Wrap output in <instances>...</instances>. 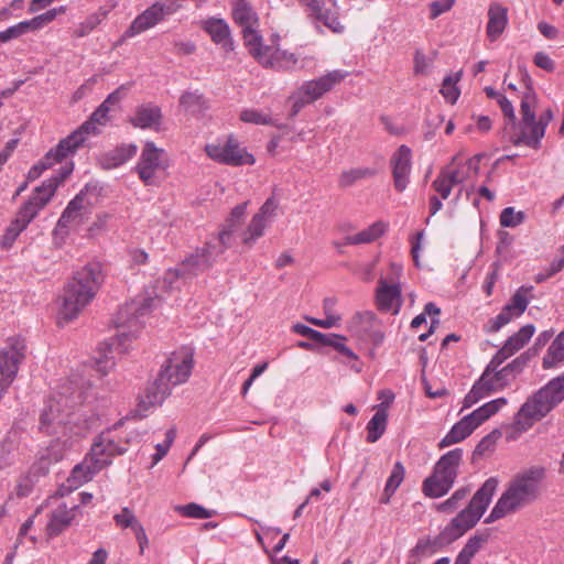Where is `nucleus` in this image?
Masks as SVG:
<instances>
[{
	"label": "nucleus",
	"instance_id": "nucleus-1",
	"mask_svg": "<svg viewBox=\"0 0 564 564\" xmlns=\"http://www.w3.org/2000/svg\"><path fill=\"white\" fill-rule=\"evenodd\" d=\"M498 480L488 478L474 494L468 505L454 517L435 538L420 539L410 550L408 564H417L435 554L443 545L451 544L473 529L485 514L497 490Z\"/></svg>",
	"mask_w": 564,
	"mask_h": 564
},
{
	"label": "nucleus",
	"instance_id": "nucleus-2",
	"mask_svg": "<svg viewBox=\"0 0 564 564\" xmlns=\"http://www.w3.org/2000/svg\"><path fill=\"white\" fill-rule=\"evenodd\" d=\"M155 299L140 296L127 302L115 315L113 323L118 329L117 335L106 343V351L96 359V370L107 375L115 366L116 355H123L129 351L132 343L139 337L143 328V317L154 306Z\"/></svg>",
	"mask_w": 564,
	"mask_h": 564
},
{
	"label": "nucleus",
	"instance_id": "nucleus-3",
	"mask_svg": "<svg viewBox=\"0 0 564 564\" xmlns=\"http://www.w3.org/2000/svg\"><path fill=\"white\" fill-rule=\"evenodd\" d=\"M544 474V468L538 466L518 473L485 519V523H492L535 501L540 496Z\"/></svg>",
	"mask_w": 564,
	"mask_h": 564
},
{
	"label": "nucleus",
	"instance_id": "nucleus-4",
	"mask_svg": "<svg viewBox=\"0 0 564 564\" xmlns=\"http://www.w3.org/2000/svg\"><path fill=\"white\" fill-rule=\"evenodd\" d=\"M102 282L98 263H88L67 284L59 310V323H68L91 302Z\"/></svg>",
	"mask_w": 564,
	"mask_h": 564
},
{
	"label": "nucleus",
	"instance_id": "nucleus-5",
	"mask_svg": "<svg viewBox=\"0 0 564 564\" xmlns=\"http://www.w3.org/2000/svg\"><path fill=\"white\" fill-rule=\"evenodd\" d=\"M102 282L98 263H88L67 284L59 310V323H68L91 302Z\"/></svg>",
	"mask_w": 564,
	"mask_h": 564
},
{
	"label": "nucleus",
	"instance_id": "nucleus-6",
	"mask_svg": "<svg viewBox=\"0 0 564 564\" xmlns=\"http://www.w3.org/2000/svg\"><path fill=\"white\" fill-rule=\"evenodd\" d=\"M564 401V372L534 392L519 409L514 427L524 432Z\"/></svg>",
	"mask_w": 564,
	"mask_h": 564
},
{
	"label": "nucleus",
	"instance_id": "nucleus-7",
	"mask_svg": "<svg viewBox=\"0 0 564 564\" xmlns=\"http://www.w3.org/2000/svg\"><path fill=\"white\" fill-rule=\"evenodd\" d=\"M138 437L139 434L135 431H123L121 423L102 431L95 438L89 452L90 459L97 462L94 469L101 470L110 465L112 457L127 452L128 445L137 441Z\"/></svg>",
	"mask_w": 564,
	"mask_h": 564
},
{
	"label": "nucleus",
	"instance_id": "nucleus-8",
	"mask_svg": "<svg viewBox=\"0 0 564 564\" xmlns=\"http://www.w3.org/2000/svg\"><path fill=\"white\" fill-rule=\"evenodd\" d=\"M463 451L455 448L444 454L435 464L433 473L424 479L422 491L426 497L440 498L453 487L458 474Z\"/></svg>",
	"mask_w": 564,
	"mask_h": 564
},
{
	"label": "nucleus",
	"instance_id": "nucleus-9",
	"mask_svg": "<svg viewBox=\"0 0 564 564\" xmlns=\"http://www.w3.org/2000/svg\"><path fill=\"white\" fill-rule=\"evenodd\" d=\"M482 156V154H476L466 161H462L459 155H455L433 181L434 191L440 194L442 199L448 198L454 185L462 184L478 175Z\"/></svg>",
	"mask_w": 564,
	"mask_h": 564
},
{
	"label": "nucleus",
	"instance_id": "nucleus-10",
	"mask_svg": "<svg viewBox=\"0 0 564 564\" xmlns=\"http://www.w3.org/2000/svg\"><path fill=\"white\" fill-rule=\"evenodd\" d=\"M505 360L494 356L487 365L480 378L474 383L468 394L464 398L463 410L473 406L479 400L500 391L512 382V378L503 368L499 369Z\"/></svg>",
	"mask_w": 564,
	"mask_h": 564
},
{
	"label": "nucleus",
	"instance_id": "nucleus-11",
	"mask_svg": "<svg viewBox=\"0 0 564 564\" xmlns=\"http://www.w3.org/2000/svg\"><path fill=\"white\" fill-rule=\"evenodd\" d=\"M347 72L335 69L316 79L303 83L291 96V115L295 116L305 106L318 100L345 79Z\"/></svg>",
	"mask_w": 564,
	"mask_h": 564
},
{
	"label": "nucleus",
	"instance_id": "nucleus-12",
	"mask_svg": "<svg viewBox=\"0 0 564 564\" xmlns=\"http://www.w3.org/2000/svg\"><path fill=\"white\" fill-rule=\"evenodd\" d=\"M536 104V96L533 89L527 86L525 91L521 98V121L506 122L503 127V137L507 138L514 145L524 144L532 149H539L540 145L529 143L532 135V127L536 124L534 107Z\"/></svg>",
	"mask_w": 564,
	"mask_h": 564
},
{
	"label": "nucleus",
	"instance_id": "nucleus-13",
	"mask_svg": "<svg viewBox=\"0 0 564 564\" xmlns=\"http://www.w3.org/2000/svg\"><path fill=\"white\" fill-rule=\"evenodd\" d=\"M169 167L165 151L158 148L154 142L147 141L142 148L135 172L147 186H159L164 180Z\"/></svg>",
	"mask_w": 564,
	"mask_h": 564
},
{
	"label": "nucleus",
	"instance_id": "nucleus-14",
	"mask_svg": "<svg viewBox=\"0 0 564 564\" xmlns=\"http://www.w3.org/2000/svg\"><path fill=\"white\" fill-rule=\"evenodd\" d=\"M403 268L400 263L392 262L389 273L378 280L376 289V305L382 312L398 314L402 306V289L400 278Z\"/></svg>",
	"mask_w": 564,
	"mask_h": 564
},
{
	"label": "nucleus",
	"instance_id": "nucleus-15",
	"mask_svg": "<svg viewBox=\"0 0 564 564\" xmlns=\"http://www.w3.org/2000/svg\"><path fill=\"white\" fill-rule=\"evenodd\" d=\"M90 429L91 424L88 420L83 419L79 414L70 413L67 421L64 422L62 435L48 447V457L54 462L62 459L68 449L88 434Z\"/></svg>",
	"mask_w": 564,
	"mask_h": 564
},
{
	"label": "nucleus",
	"instance_id": "nucleus-16",
	"mask_svg": "<svg viewBox=\"0 0 564 564\" xmlns=\"http://www.w3.org/2000/svg\"><path fill=\"white\" fill-rule=\"evenodd\" d=\"M177 12L174 0H159L138 14L129 28L124 31L122 39H132L154 26Z\"/></svg>",
	"mask_w": 564,
	"mask_h": 564
},
{
	"label": "nucleus",
	"instance_id": "nucleus-17",
	"mask_svg": "<svg viewBox=\"0 0 564 564\" xmlns=\"http://www.w3.org/2000/svg\"><path fill=\"white\" fill-rule=\"evenodd\" d=\"M279 202L270 196L262 204L259 210L252 216L247 228L240 234L241 242L248 249L252 248L256 241L264 235L265 229L278 216Z\"/></svg>",
	"mask_w": 564,
	"mask_h": 564
},
{
	"label": "nucleus",
	"instance_id": "nucleus-18",
	"mask_svg": "<svg viewBox=\"0 0 564 564\" xmlns=\"http://www.w3.org/2000/svg\"><path fill=\"white\" fill-rule=\"evenodd\" d=\"M205 151L212 160L234 166L252 165L256 161L253 155L241 148L231 137L223 142L207 144Z\"/></svg>",
	"mask_w": 564,
	"mask_h": 564
},
{
	"label": "nucleus",
	"instance_id": "nucleus-19",
	"mask_svg": "<svg viewBox=\"0 0 564 564\" xmlns=\"http://www.w3.org/2000/svg\"><path fill=\"white\" fill-rule=\"evenodd\" d=\"M275 40L272 41V45H263L261 40L249 51L250 55L263 67L278 70L293 69L297 64V57L293 53L281 51Z\"/></svg>",
	"mask_w": 564,
	"mask_h": 564
},
{
	"label": "nucleus",
	"instance_id": "nucleus-20",
	"mask_svg": "<svg viewBox=\"0 0 564 564\" xmlns=\"http://www.w3.org/2000/svg\"><path fill=\"white\" fill-rule=\"evenodd\" d=\"M193 352L188 348H181L171 354V356L161 366L160 373L174 388L187 381L193 369Z\"/></svg>",
	"mask_w": 564,
	"mask_h": 564
},
{
	"label": "nucleus",
	"instance_id": "nucleus-21",
	"mask_svg": "<svg viewBox=\"0 0 564 564\" xmlns=\"http://www.w3.org/2000/svg\"><path fill=\"white\" fill-rule=\"evenodd\" d=\"M56 192V183L54 181H44L40 186L35 187L21 207L15 218L25 226L39 215V213L51 202Z\"/></svg>",
	"mask_w": 564,
	"mask_h": 564
},
{
	"label": "nucleus",
	"instance_id": "nucleus-22",
	"mask_svg": "<svg viewBox=\"0 0 564 564\" xmlns=\"http://www.w3.org/2000/svg\"><path fill=\"white\" fill-rule=\"evenodd\" d=\"M109 111V107L100 104L91 113L88 121L84 122L78 129L59 141V150L74 149L76 151L85 143L89 135H94L99 132L96 124H105L107 122Z\"/></svg>",
	"mask_w": 564,
	"mask_h": 564
},
{
	"label": "nucleus",
	"instance_id": "nucleus-23",
	"mask_svg": "<svg viewBox=\"0 0 564 564\" xmlns=\"http://www.w3.org/2000/svg\"><path fill=\"white\" fill-rule=\"evenodd\" d=\"M232 17L242 29L243 43L248 52L262 40L258 32L257 13L247 2H232Z\"/></svg>",
	"mask_w": 564,
	"mask_h": 564
},
{
	"label": "nucleus",
	"instance_id": "nucleus-24",
	"mask_svg": "<svg viewBox=\"0 0 564 564\" xmlns=\"http://www.w3.org/2000/svg\"><path fill=\"white\" fill-rule=\"evenodd\" d=\"M24 345L17 340L9 349L0 350V400L13 382L19 365L24 358Z\"/></svg>",
	"mask_w": 564,
	"mask_h": 564
},
{
	"label": "nucleus",
	"instance_id": "nucleus-25",
	"mask_svg": "<svg viewBox=\"0 0 564 564\" xmlns=\"http://www.w3.org/2000/svg\"><path fill=\"white\" fill-rule=\"evenodd\" d=\"M306 7L310 17L322 22L333 32L339 33L344 25L338 19L335 0H300Z\"/></svg>",
	"mask_w": 564,
	"mask_h": 564
},
{
	"label": "nucleus",
	"instance_id": "nucleus-26",
	"mask_svg": "<svg viewBox=\"0 0 564 564\" xmlns=\"http://www.w3.org/2000/svg\"><path fill=\"white\" fill-rule=\"evenodd\" d=\"M412 152L408 145H400L390 160L394 187L398 192H403L408 184L411 173Z\"/></svg>",
	"mask_w": 564,
	"mask_h": 564
},
{
	"label": "nucleus",
	"instance_id": "nucleus-27",
	"mask_svg": "<svg viewBox=\"0 0 564 564\" xmlns=\"http://www.w3.org/2000/svg\"><path fill=\"white\" fill-rule=\"evenodd\" d=\"M68 390V388H62V391L57 393V397H54L48 401V404L41 414L42 427L50 426L57 419V423H63V420L59 419L62 403H65V406H67L69 399H72L73 403H75L76 400L82 399V391L79 389H74L69 393Z\"/></svg>",
	"mask_w": 564,
	"mask_h": 564
},
{
	"label": "nucleus",
	"instance_id": "nucleus-28",
	"mask_svg": "<svg viewBox=\"0 0 564 564\" xmlns=\"http://www.w3.org/2000/svg\"><path fill=\"white\" fill-rule=\"evenodd\" d=\"M86 197L83 192L77 194L66 206L57 221L58 228L77 227L87 219Z\"/></svg>",
	"mask_w": 564,
	"mask_h": 564
},
{
	"label": "nucleus",
	"instance_id": "nucleus-29",
	"mask_svg": "<svg viewBox=\"0 0 564 564\" xmlns=\"http://www.w3.org/2000/svg\"><path fill=\"white\" fill-rule=\"evenodd\" d=\"M113 521L118 528L130 529L134 533L140 553L142 554L149 544V539L134 512L130 508L123 507L120 512L113 516Z\"/></svg>",
	"mask_w": 564,
	"mask_h": 564
},
{
	"label": "nucleus",
	"instance_id": "nucleus-30",
	"mask_svg": "<svg viewBox=\"0 0 564 564\" xmlns=\"http://www.w3.org/2000/svg\"><path fill=\"white\" fill-rule=\"evenodd\" d=\"M78 510L79 505L77 503H73L69 507L66 503H62L56 509H54L47 524L48 535H58L65 529H67L76 518Z\"/></svg>",
	"mask_w": 564,
	"mask_h": 564
},
{
	"label": "nucleus",
	"instance_id": "nucleus-31",
	"mask_svg": "<svg viewBox=\"0 0 564 564\" xmlns=\"http://www.w3.org/2000/svg\"><path fill=\"white\" fill-rule=\"evenodd\" d=\"M379 321L371 312L358 313L355 315L350 328L361 338H370L376 343L382 340L383 335L378 329Z\"/></svg>",
	"mask_w": 564,
	"mask_h": 564
},
{
	"label": "nucleus",
	"instance_id": "nucleus-32",
	"mask_svg": "<svg viewBox=\"0 0 564 564\" xmlns=\"http://www.w3.org/2000/svg\"><path fill=\"white\" fill-rule=\"evenodd\" d=\"M96 464L97 462L90 459V455L88 454L82 464H78L73 468L70 476L66 480L67 486L63 485L59 488L58 492L61 496H64L66 492H69L82 486L84 482L90 480L93 476L99 471L94 469Z\"/></svg>",
	"mask_w": 564,
	"mask_h": 564
},
{
	"label": "nucleus",
	"instance_id": "nucleus-33",
	"mask_svg": "<svg viewBox=\"0 0 564 564\" xmlns=\"http://www.w3.org/2000/svg\"><path fill=\"white\" fill-rule=\"evenodd\" d=\"M535 328L532 324L522 326L516 334L510 336L505 345L496 352L497 360L500 358L507 360L521 348H523L532 338Z\"/></svg>",
	"mask_w": 564,
	"mask_h": 564
},
{
	"label": "nucleus",
	"instance_id": "nucleus-34",
	"mask_svg": "<svg viewBox=\"0 0 564 564\" xmlns=\"http://www.w3.org/2000/svg\"><path fill=\"white\" fill-rule=\"evenodd\" d=\"M508 25V9L494 2L488 9L487 36L491 42L497 41Z\"/></svg>",
	"mask_w": 564,
	"mask_h": 564
},
{
	"label": "nucleus",
	"instance_id": "nucleus-35",
	"mask_svg": "<svg viewBox=\"0 0 564 564\" xmlns=\"http://www.w3.org/2000/svg\"><path fill=\"white\" fill-rule=\"evenodd\" d=\"M479 421L476 420L473 412L465 415L456 424L453 425L451 431L441 441L440 446L446 447L455 443L464 441L469 436L478 426Z\"/></svg>",
	"mask_w": 564,
	"mask_h": 564
},
{
	"label": "nucleus",
	"instance_id": "nucleus-36",
	"mask_svg": "<svg viewBox=\"0 0 564 564\" xmlns=\"http://www.w3.org/2000/svg\"><path fill=\"white\" fill-rule=\"evenodd\" d=\"M162 113L160 107L148 104L141 105L135 109L134 116L130 122L140 129L159 130L161 126Z\"/></svg>",
	"mask_w": 564,
	"mask_h": 564
},
{
	"label": "nucleus",
	"instance_id": "nucleus-37",
	"mask_svg": "<svg viewBox=\"0 0 564 564\" xmlns=\"http://www.w3.org/2000/svg\"><path fill=\"white\" fill-rule=\"evenodd\" d=\"M204 30L210 35L213 42L223 46L226 52L234 50L228 24L221 19H208L204 22Z\"/></svg>",
	"mask_w": 564,
	"mask_h": 564
},
{
	"label": "nucleus",
	"instance_id": "nucleus-38",
	"mask_svg": "<svg viewBox=\"0 0 564 564\" xmlns=\"http://www.w3.org/2000/svg\"><path fill=\"white\" fill-rule=\"evenodd\" d=\"M248 203H241L235 206L226 218L223 228L218 234V240L225 245H232V237L236 230L241 226Z\"/></svg>",
	"mask_w": 564,
	"mask_h": 564
},
{
	"label": "nucleus",
	"instance_id": "nucleus-39",
	"mask_svg": "<svg viewBox=\"0 0 564 564\" xmlns=\"http://www.w3.org/2000/svg\"><path fill=\"white\" fill-rule=\"evenodd\" d=\"M188 281L183 278V272L180 267L169 269L164 272L163 276L156 281L155 297H161L165 294H171L174 291H180L182 285Z\"/></svg>",
	"mask_w": 564,
	"mask_h": 564
},
{
	"label": "nucleus",
	"instance_id": "nucleus-40",
	"mask_svg": "<svg viewBox=\"0 0 564 564\" xmlns=\"http://www.w3.org/2000/svg\"><path fill=\"white\" fill-rule=\"evenodd\" d=\"M137 153V145L122 144L108 151L100 158V164L106 170L116 169L132 159Z\"/></svg>",
	"mask_w": 564,
	"mask_h": 564
},
{
	"label": "nucleus",
	"instance_id": "nucleus-41",
	"mask_svg": "<svg viewBox=\"0 0 564 564\" xmlns=\"http://www.w3.org/2000/svg\"><path fill=\"white\" fill-rule=\"evenodd\" d=\"M172 389L171 383L159 372L158 378L147 388L143 403L153 406L160 405L171 394Z\"/></svg>",
	"mask_w": 564,
	"mask_h": 564
},
{
	"label": "nucleus",
	"instance_id": "nucleus-42",
	"mask_svg": "<svg viewBox=\"0 0 564 564\" xmlns=\"http://www.w3.org/2000/svg\"><path fill=\"white\" fill-rule=\"evenodd\" d=\"M178 267L183 272V278L187 281H191L198 274L208 270L212 265L209 264V261L204 259V257H202V254L196 249L194 252L185 257Z\"/></svg>",
	"mask_w": 564,
	"mask_h": 564
},
{
	"label": "nucleus",
	"instance_id": "nucleus-43",
	"mask_svg": "<svg viewBox=\"0 0 564 564\" xmlns=\"http://www.w3.org/2000/svg\"><path fill=\"white\" fill-rule=\"evenodd\" d=\"M75 152L76 151L74 149L59 150V143H58L54 149H51L46 153V155L43 158V160L40 163L34 165L30 170L29 177L33 178V180L37 178L43 173V171L50 169L55 163L62 162L64 159L74 154Z\"/></svg>",
	"mask_w": 564,
	"mask_h": 564
},
{
	"label": "nucleus",
	"instance_id": "nucleus-44",
	"mask_svg": "<svg viewBox=\"0 0 564 564\" xmlns=\"http://www.w3.org/2000/svg\"><path fill=\"white\" fill-rule=\"evenodd\" d=\"M387 230V225L382 221H377L362 229L361 231L345 237L344 245H362L370 243L381 237Z\"/></svg>",
	"mask_w": 564,
	"mask_h": 564
},
{
	"label": "nucleus",
	"instance_id": "nucleus-45",
	"mask_svg": "<svg viewBox=\"0 0 564 564\" xmlns=\"http://www.w3.org/2000/svg\"><path fill=\"white\" fill-rule=\"evenodd\" d=\"M564 361V329L555 337L545 352L542 366L551 369Z\"/></svg>",
	"mask_w": 564,
	"mask_h": 564
},
{
	"label": "nucleus",
	"instance_id": "nucleus-46",
	"mask_svg": "<svg viewBox=\"0 0 564 564\" xmlns=\"http://www.w3.org/2000/svg\"><path fill=\"white\" fill-rule=\"evenodd\" d=\"M376 170L367 166L352 167L345 170L338 177V186L347 188L356 184L361 180H366L376 175Z\"/></svg>",
	"mask_w": 564,
	"mask_h": 564
},
{
	"label": "nucleus",
	"instance_id": "nucleus-47",
	"mask_svg": "<svg viewBox=\"0 0 564 564\" xmlns=\"http://www.w3.org/2000/svg\"><path fill=\"white\" fill-rule=\"evenodd\" d=\"M387 420V411L384 409H378L367 424V441L369 443H375L382 436L386 431Z\"/></svg>",
	"mask_w": 564,
	"mask_h": 564
},
{
	"label": "nucleus",
	"instance_id": "nucleus-48",
	"mask_svg": "<svg viewBox=\"0 0 564 564\" xmlns=\"http://www.w3.org/2000/svg\"><path fill=\"white\" fill-rule=\"evenodd\" d=\"M469 494L470 488L468 486L460 487L455 490L448 499L437 503L436 510L444 513H452L460 507L462 502L466 500Z\"/></svg>",
	"mask_w": 564,
	"mask_h": 564
},
{
	"label": "nucleus",
	"instance_id": "nucleus-49",
	"mask_svg": "<svg viewBox=\"0 0 564 564\" xmlns=\"http://www.w3.org/2000/svg\"><path fill=\"white\" fill-rule=\"evenodd\" d=\"M462 73H455L444 78L440 93L445 98L446 101L451 104H455L460 95V91L457 87V83L459 82Z\"/></svg>",
	"mask_w": 564,
	"mask_h": 564
},
{
	"label": "nucleus",
	"instance_id": "nucleus-50",
	"mask_svg": "<svg viewBox=\"0 0 564 564\" xmlns=\"http://www.w3.org/2000/svg\"><path fill=\"white\" fill-rule=\"evenodd\" d=\"M507 404L506 398H498L495 400H491L484 405L476 409L473 414L476 417L477 421H479V424L481 425L485 421H487L490 416L496 414L502 406Z\"/></svg>",
	"mask_w": 564,
	"mask_h": 564
},
{
	"label": "nucleus",
	"instance_id": "nucleus-51",
	"mask_svg": "<svg viewBox=\"0 0 564 564\" xmlns=\"http://www.w3.org/2000/svg\"><path fill=\"white\" fill-rule=\"evenodd\" d=\"M553 118V113L550 109H546L543 113L539 116V118L535 117V122L532 127V135L529 140L530 144L533 145H541V140L543 139L545 134V129L550 121Z\"/></svg>",
	"mask_w": 564,
	"mask_h": 564
},
{
	"label": "nucleus",
	"instance_id": "nucleus-52",
	"mask_svg": "<svg viewBox=\"0 0 564 564\" xmlns=\"http://www.w3.org/2000/svg\"><path fill=\"white\" fill-rule=\"evenodd\" d=\"M231 245H225L223 241L218 240V237L215 240L208 241L205 247L197 249L198 252L204 257V259L209 261V264L213 265L218 257H220L226 249L230 248Z\"/></svg>",
	"mask_w": 564,
	"mask_h": 564
},
{
	"label": "nucleus",
	"instance_id": "nucleus-53",
	"mask_svg": "<svg viewBox=\"0 0 564 564\" xmlns=\"http://www.w3.org/2000/svg\"><path fill=\"white\" fill-rule=\"evenodd\" d=\"M65 7L53 8L45 13L34 17L31 20L24 21L28 24L29 31H36L42 29L45 24L51 23L58 14L64 13Z\"/></svg>",
	"mask_w": 564,
	"mask_h": 564
},
{
	"label": "nucleus",
	"instance_id": "nucleus-54",
	"mask_svg": "<svg viewBox=\"0 0 564 564\" xmlns=\"http://www.w3.org/2000/svg\"><path fill=\"white\" fill-rule=\"evenodd\" d=\"M175 511L186 518L193 519H208L215 513L214 510H208L198 503H187L183 506H176Z\"/></svg>",
	"mask_w": 564,
	"mask_h": 564
},
{
	"label": "nucleus",
	"instance_id": "nucleus-55",
	"mask_svg": "<svg viewBox=\"0 0 564 564\" xmlns=\"http://www.w3.org/2000/svg\"><path fill=\"white\" fill-rule=\"evenodd\" d=\"M533 290V286H520L514 294L511 296L508 302L513 308H516L517 313L523 314L529 305V297Z\"/></svg>",
	"mask_w": 564,
	"mask_h": 564
},
{
	"label": "nucleus",
	"instance_id": "nucleus-56",
	"mask_svg": "<svg viewBox=\"0 0 564 564\" xmlns=\"http://www.w3.org/2000/svg\"><path fill=\"white\" fill-rule=\"evenodd\" d=\"M405 469L401 462L393 465L390 476L387 479L384 489L388 494H394L400 485L403 482Z\"/></svg>",
	"mask_w": 564,
	"mask_h": 564
},
{
	"label": "nucleus",
	"instance_id": "nucleus-57",
	"mask_svg": "<svg viewBox=\"0 0 564 564\" xmlns=\"http://www.w3.org/2000/svg\"><path fill=\"white\" fill-rule=\"evenodd\" d=\"M28 226H25L23 223H21L18 218H14L11 224L8 226L3 237H2V240H1V243H2V247L8 249L10 248L14 241L17 240V238L19 237V235L26 229Z\"/></svg>",
	"mask_w": 564,
	"mask_h": 564
},
{
	"label": "nucleus",
	"instance_id": "nucleus-58",
	"mask_svg": "<svg viewBox=\"0 0 564 564\" xmlns=\"http://www.w3.org/2000/svg\"><path fill=\"white\" fill-rule=\"evenodd\" d=\"M524 220L523 212H516L513 207H506L502 209L499 221L502 227L514 228L521 225Z\"/></svg>",
	"mask_w": 564,
	"mask_h": 564
},
{
	"label": "nucleus",
	"instance_id": "nucleus-59",
	"mask_svg": "<svg viewBox=\"0 0 564 564\" xmlns=\"http://www.w3.org/2000/svg\"><path fill=\"white\" fill-rule=\"evenodd\" d=\"M240 120L253 124H272V118L270 115L256 109H243L240 112Z\"/></svg>",
	"mask_w": 564,
	"mask_h": 564
},
{
	"label": "nucleus",
	"instance_id": "nucleus-60",
	"mask_svg": "<svg viewBox=\"0 0 564 564\" xmlns=\"http://www.w3.org/2000/svg\"><path fill=\"white\" fill-rule=\"evenodd\" d=\"M180 104L188 111H198L204 106V97L197 91H186L180 98Z\"/></svg>",
	"mask_w": 564,
	"mask_h": 564
},
{
	"label": "nucleus",
	"instance_id": "nucleus-61",
	"mask_svg": "<svg viewBox=\"0 0 564 564\" xmlns=\"http://www.w3.org/2000/svg\"><path fill=\"white\" fill-rule=\"evenodd\" d=\"M26 32H29L28 24H25L24 21H22V22H19L18 24H14V25L8 28L4 31H1L0 32V41L2 43H7L13 39L20 37L21 35L25 34Z\"/></svg>",
	"mask_w": 564,
	"mask_h": 564
},
{
	"label": "nucleus",
	"instance_id": "nucleus-62",
	"mask_svg": "<svg viewBox=\"0 0 564 564\" xmlns=\"http://www.w3.org/2000/svg\"><path fill=\"white\" fill-rule=\"evenodd\" d=\"M511 321H513L512 316L503 307L495 318L488 321V323L486 324V329L490 333L498 332L501 327H503Z\"/></svg>",
	"mask_w": 564,
	"mask_h": 564
},
{
	"label": "nucleus",
	"instance_id": "nucleus-63",
	"mask_svg": "<svg viewBox=\"0 0 564 564\" xmlns=\"http://www.w3.org/2000/svg\"><path fill=\"white\" fill-rule=\"evenodd\" d=\"M487 541V536L482 534H475L470 536L460 551L462 553H465L469 557H474V555L481 549L484 543Z\"/></svg>",
	"mask_w": 564,
	"mask_h": 564
},
{
	"label": "nucleus",
	"instance_id": "nucleus-64",
	"mask_svg": "<svg viewBox=\"0 0 564 564\" xmlns=\"http://www.w3.org/2000/svg\"><path fill=\"white\" fill-rule=\"evenodd\" d=\"M306 321L322 328H332L340 324L341 317L336 313H328L325 318L306 317Z\"/></svg>",
	"mask_w": 564,
	"mask_h": 564
}]
</instances>
